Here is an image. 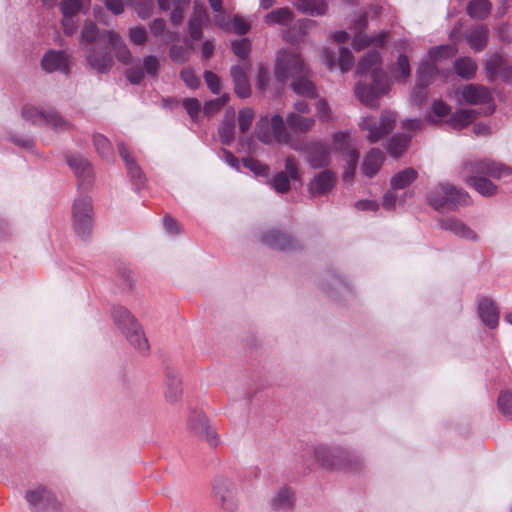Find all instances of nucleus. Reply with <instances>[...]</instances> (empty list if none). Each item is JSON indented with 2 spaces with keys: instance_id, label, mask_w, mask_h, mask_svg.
Here are the masks:
<instances>
[{
  "instance_id": "nucleus-4",
  "label": "nucleus",
  "mask_w": 512,
  "mask_h": 512,
  "mask_svg": "<svg viewBox=\"0 0 512 512\" xmlns=\"http://www.w3.org/2000/svg\"><path fill=\"white\" fill-rule=\"evenodd\" d=\"M429 204L437 211H453L471 204L470 195L449 183H438L428 193Z\"/></svg>"
},
{
  "instance_id": "nucleus-40",
  "label": "nucleus",
  "mask_w": 512,
  "mask_h": 512,
  "mask_svg": "<svg viewBox=\"0 0 512 512\" xmlns=\"http://www.w3.org/2000/svg\"><path fill=\"white\" fill-rule=\"evenodd\" d=\"M477 114L474 109H460L450 117L447 123L452 128L460 130L468 126L477 117Z\"/></svg>"
},
{
  "instance_id": "nucleus-53",
  "label": "nucleus",
  "mask_w": 512,
  "mask_h": 512,
  "mask_svg": "<svg viewBox=\"0 0 512 512\" xmlns=\"http://www.w3.org/2000/svg\"><path fill=\"white\" fill-rule=\"evenodd\" d=\"M93 143L97 152L105 158L112 154V147L109 140L102 134H95L93 136Z\"/></svg>"
},
{
  "instance_id": "nucleus-34",
  "label": "nucleus",
  "mask_w": 512,
  "mask_h": 512,
  "mask_svg": "<svg viewBox=\"0 0 512 512\" xmlns=\"http://www.w3.org/2000/svg\"><path fill=\"white\" fill-rule=\"evenodd\" d=\"M295 502L294 492L282 487L271 500V506L276 511H287L293 508Z\"/></svg>"
},
{
  "instance_id": "nucleus-28",
  "label": "nucleus",
  "mask_w": 512,
  "mask_h": 512,
  "mask_svg": "<svg viewBox=\"0 0 512 512\" xmlns=\"http://www.w3.org/2000/svg\"><path fill=\"white\" fill-rule=\"evenodd\" d=\"M306 159L314 168L327 166L330 162L329 149L322 143L312 144L307 150Z\"/></svg>"
},
{
  "instance_id": "nucleus-22",
  "label": "nucleus",
  "mask_w": 512,
  "mask_h": 512,
  "mask_svg": "<svg viewBox=\"0 0 512 512\" xmlns=\"http://www.w3.org/2000/svg\"><path fill=\"white\" fill-rule=\"evenodd\" d=\"M439 226L441 229L449 231L463 239L471 241L478 240V235L475 233V231H473L459 219L453 217L443 218L440 220Z\"/></svg>"
},
{
  "instance_id": "nucleus-50",
  "label": "nucleus",
  "mask_w": 512,
  "mask_h": 512,
  "mask_svg": "<svg viewBox=\"0 0 512 512\" xmlns=\"http://www.w3.org/2000/svg\"><path fill=\"white\" fill-rule=\"evenodd\" d=\"M231 49L240 60L246 62L251 52V42L247 38L235 40L231 43Z\"/></svg>"
},
{
  "instance_id": "nucleus-45",
  "label": "nucleus",
  "mask_w": 512,
  "mask_h": 512,
  "mask_svg": "<svg viewBox=\"0 0 512 512\" xmlns=\"http://www.w3.org/2000/svg\"><path fill=\"white\" fill-rule=\"evenodd\" d=\"M454 68L460 77L471 79L477 71V64L470 57H461L455 61Z\"/></svg>"
},
{
  "instance_id": "nucleus-6",
  "label": "nucleus",
  "mask_w": 512,
  "mask_h": 512,
  "mask_svg": "<svg viewBox=\"0 0 512 512\" xmlns=\"http://www.w3.org/2000/svg\"><path fill=\"white\" fill-rule=\"evenodd\" d=\"M212 494L214 503L220 512H236L238 510V488L230 478L216 477L212 486Z\"/></svg>"
},
{
  "instance_id": "nucleus-54",
  "label": "nucleus",
  "mask_w": 512,
  "mask_h": 512,
  "mask_svg": "<svg viewBox=\"0 0 512 512\" xmlns=\"http://www.w3.org/2000/svg\"><path fill=\"white\" fill-rule=\"evenodd\" d=\"M253 119L254 111L251 108H243L239 111L238 123L242 133H246L250 129Z\"/></svg>"
},
{
  "instance_id": "nucleus-63",
  "label": "nucleus",
  "mask_w": 512,
  "mask_h": 512,
  "mask_svg": "<svg viewBox=\"0 0 512 512\" xmlns=\"http://www.w3.org/2000/svg\"><path fill=\"white\" fill-rule=\"evenodd\" d=\"M62 26L66 35H73L78 28V20L76 16L62 15Z\"/></svg>"
},
{
  "instance_id": "nucleus-38",
  "label": "nucleus",
  "mask_w": 512,
  "mask_h": 512,
  "mask_svg": "<svg viewBox=\"0 0 512 512\" xmlns=\"http://www.w3.org/2000/svg\"><path fill=\"white\" fill-rule=\"evenodd\" d=\"M418 177L417 171L412 168H405L404 170L396 173L390 180L392 190L405 189L413 183Z\"/></svg>"
},
{
  "instance_id": "nucleus-48",
  "label": "nucleus",
  "mask_w": 512,
  "mask_h": 512,
  "mask_svg": "<svg viewBox=\"0 0 512 512\" xmlns=\"http://www.w3.org/2000/svg\"><path fill=\"white\" fill-rule=\"evenodd\" d=\"M504 66V59L499 54H492L489 56L485 62V67L487 71V76L490 80H494V78L501 72Z\"/></svg>"
},
{
  "instance_id": "nucleus-13",
  "label": "nucleus",
  "mask_w": 512,
  "mask_h": 512,
  "mask_svg": "<svg viewBox=\"0 0 512 512\" xmlns=\"http://www.w3.org/2000/svg\"><path fill=\"white\" fill-rule=\"evenodd\" d=\"M367 26L366 14H361L354 24L355 36L353 38L352 46L355 50H362L370 45L382 47L385 44L388 34L380 32L375 37H368L362 34V30Z\"/></svg>"
},
{
  "instance_id": "nucleus-21",
  "label": "nucleus",
  "mask_w": 512,
  "mask_h": 512,
  "mask_svg": "<svg viewBox=\"0 0 512 512\" xmlns=\"http://www.w3.org/2000/svg\"><path fill=\"white\" fill-rule=\"evenodd\" d=\"M118 150L121 158L123 159L128 175L137 189L144 186L146 178L141 168L135 162L134 158L130 155L127 147L123 143L118 144Z\"/></svg>"
},
{
  "instance_id": "nucleus-64",
  "label": "nucleus",
  "mask_w": 512,
  "mask_h": 512,
  "mask_svg": "<svg viewBox=\"0 0 512 512\" xmlns=\"http://www.w3.org/2000/svg\"><path fill=\"white\" fill-rule=\"evenodd\" d=\"M170 58L176 63H183L188 60L189 52L182 46H172L170 49Z\"/></svg>"
},
{
  "instance_id": "nucleus-25",
  "label": "nucleus",
  "mask_w": 512,
  "mask_h": 512,
  "mask_svg": "<svg viewBox=\"0 0 512 512\" xmlns=\"http://www.w3.org/2000/svg\"><path fill=\"white\" fill-rule=\"evenodd\" d=\"M67 164L74 171L75 175L81 180V185L90 184L92 179L91 164L80 156H67Z\"/></svg>"
},
{
  "instance_id": "nucleus-17",
  "label": "nucleus",
  "mask_w": 512,
  "mask_h": 512,
  "mask_svg": "<svg viewBox=\"0 0 512 512\" xmlns=\"http://www.w3.org/2000/svg\"><path fill=\"white\" fill-rule=\"evenodd\" d=\"M251 69L250 61L243 64L234 65L230 69V74L234 82V90L238 97L247 98L251 94V87L247 72Z\"/></svg>"
},
{
  "instance_id": "nucleus-5",
  "label": "nucleus",
  "mask_w": 512,
  "mask_h": 512,
  "mask_svg": "<svg viewBox=\"0 0 512 512\" xmlns=\"http://www.w3.org/2000/svg\"><path fill=\"white\" fill-rule=\"evenodd\" d=\"M257 137L264 144L271 143H285L295 150H299L297 144H295L290 135L286 131L285 123L283 118L276 114L270 121L268 118H261L257 126Z\"/></svg>"
},
{
  "instance_id": "nucleus-8",
  "label": "nucleus",
  "mask_w": 512,
  "mask_h": 512,
  "mask_svg": "<svg viewBox=\"0 0 512 512\" xmlns=\"http://www.w3.org/2000/svg\"><path fill=\"white\" fill-rule=\"evenodd\" d=\"M275 77L279 82H286L305 74V65L295 49H285L278 52L275 61Z\"/></svg>"
},
{
  "instance_id": "nucleus-29",
  "label": "nucleus",
  "mask_w": 512,
  "mask_h": 512,
  "mask_svg": "<svg viewBox=\"0 0 512 512\" xmlns=\"http://www.w3.org/2000/svg\"><path fill=\"white\" fill-rule=\"evenodd\" d=\"M293 5L300 13L310 16L324 15L328 9L325 0H296Z\"/></svg>"
},
{
  "instance_id": "nucleus-23",
  "label": "nucleus",
  "mask_w": 512,
  "mask_h": 512,
  "mask_svg": "<svg viewBox=\"0 0 512 512\" xmlns=\"http://www.w3.org/2000/svg\"><path fill=\"white\" fill-rule=\"evenodd\" d=\"M262 242L274 249L288 251L296 247V241L289 235L269 230L262 235Z\"/></svg>"
},
{
  "instance_id": "nucleus-57",
  "label": "nucleus",
  "mask_w": 512,
  "mask_h": 512,
  "mask_svg": "<svg viewBox=\"0 0 512 512\" xmlns=\"http://www.w3.org/2000/svg\"><path fill=\"white\" fill-rule=\"evenodd\" d=\"M424 126V121L420 119H406L401 123V129L405 131L404 134H411L412 137L420 131Z\"/></svg>"
},
{
  "instance_id": "nucleus-35",
  "label": "nucleus",
  "mask_w": 512,
  "mask_h": 512,
  "mask_svg": "<svg viewBox=\"0 0 512 512\" xmlns=\"http://www.w3.org/2000/svg\"><path fill=\"white\" fill-rule=\"evenodd\" d=\"M235 135V110L230 108L225 112V117L219 127V136L224 144H230Z\"/></svg>"
},
{
  "instance_id": "nucleus-11",
  "label": "nucleus",
  "mask_w": 512,
  "mask_h": 512,
  "mask_svg": "<svg viewBox=\"0 0 512 512\" xmlns=\"http://www.w3.org/2000/svg\"><path fill=\"white\" fill-rule=\"evenodd\" d=\"M73 226L79 235L88 234L93 227L92 202L88 196L75 199L72 211Z\"/></svg>"
},
{
  "instance_id": "nucleus-12",
  "label": "nucleus",
  "mask_w": 512,
  "mask_h": 512,
  "mask_svg": "<svg viewBox=\"0 0 512 512\" xmlns=\"http://www.w3.org/2000/svg\"><path fill=\"white\" fill-rule=\"evenodd\" d=\"M317 462L326 468L352 467V460L348 454L338 448L319 446L314 449Z\"/></svg>"
},
{
  "instance_id": "nucleus-62",
  "label": "nucleus",
  "mask_w": 512,
  "mask_h": 512,
  "mask_svg": "<svg viewBox=\"0 0 512 512\" xmlns=\"http://www.w3.org/2000/svg\"><path fill=\"white\" fill-rule=\"evenodd\" d=\"M130 41L135 45H141L145 43L147 39V33L144 27L137 26L129 30Z\"/></svg>"
},
{
  "instance_id": "nucleus-37",
  "label": "nucleus",
  "mask_w": 512,
  "mask_h": 512,
  "mask_svg": "<svg viewBox=\"0 0 512 512\" xmlns=\"http://www.w3.org/2000/svg\"><path fill=\"white\" fill-rule=\"evenodd\" d=\"M159 7L163 10L172 9L171 22L175 25L183 20V9L188 5L189 0H156Z\"/></svg>"
},
{
  "instance_id": "nucleus-30",
  "label": "nucleus",
  "mask_w": 512,
  "mask_h": 512,
  "mask_svg": "<svg viewBox=\"0 0 512 512\" xmlns=\"http://www.w3.org/2000/svg\"><path fill=\"white\" fill-rule=\"evenodd\" d=\"M107 36V44L114 51L116 58L123 64H128L131 61L132 55L124 40L116 32H109Z\"/></svg>"
},
{
  "instance_id": "nucleus-43",
  "label": "nucleus",
  "mask_w": 512,
  "mask_h": 512,
  "mask_svg": "<svg viewBox=\"0 0 512 512\" xmlns=\"http://www.w3.org/2000/svg\"><path fill=\"white\" fill-rule=\"evenodd\" d=\"M297 79L292 83V88L298 95L310 99L318 97L315 85L307 79L304 74L296 77Z\"/></svg>"
},
{
  "instance_id": "nucleus-1",
  "label": "nucleus",
  "mask_w": 512,
  "mask_h": 512,
  "mask_svg": "<svg viewBox=\"0 0 512 512\" xmlns=\"http://www.w3.org/2000/svg\"><path fill=\"white\" fill-rule=\"evenodd\" d=\"M381 56L376 50L369 51L358 63L357 74L368 75L369 83L358 82L355 94L362 104L367 107H377V100L388 92L390 81L387 74L380 68Z\"/></svg>"
},
{
  "instance_id": "nucleus-55",
  "label": "nucleus",
  "mask_w": 512,
  "mask_h": 512,
  "mask_svg": "<svg viewBox=\"0 0 512 512\" xmlns=\"http://www.w3.org/2000/svg\"><path fill=\"white\" fill-rule=\"evenodd\" d=\"M498 406L505 417L512 418V392H502L498 398Z\"/></svg>"
},
{
  "instance_id": "nucleus-52",
  "label": "nucleus",
  "mask_w": 512,
  "mask_h": 512,
  "mask_svg": "<svg viewBox=\"0 0 512 512\" xmlns=\"http://www.w3.org/2000/svg\"><path fill=\"white\" fill-rule=\"evenodd\" d=\"M243 166L252 171L257 176H267L270 172L268 165L254 158H244Z\"/></svg>"
},
{
  "instance_id": "nucleus-10",
  "label": "nucleus",
  "mask_w": 512,
  "mask_h": 512,
  "mask_svg": "<svg viewBox=\"0 0 512 512\" xmlns=\"http://www.w3.org/2000/svg\"><path fill=\"white\" fill-rule=\"evenodd\" d=\"M334 149L343 155L346 167L343 173V181L350 182L353 180L357 163L359 160V152L352 144L350 133L337 132L333 136Z\"/></svg>"
},
{
  "instance_id": "nucleus-56",
  "label": "nucleus",
  "mask_w": 512,
  "mask_h": 512,
  "mask_svg": "<svg viewBox=\"0 0 512 512\" xmlns=\"http://www.w3.org/2000/svg\"><path fill=\"white\" fill-rule=\"evenodd\" d=\"M338 65L342 72L349 71L354 65V57L348 48H341Z\"/></svg>"
},
{
  "instance_id": "nucleus-39",
  "label": "nucleus",
  "mask_w": 512,
  "mask_h": 512,
  "mask_svg": "<svg viewBox=\"0 0 512 512\" xmlns=\"http://www.w3.org/2000/svg\"><path fill=\"white\" fill-rule=\"evenodd\" d=\"M194 432L202 437L210 446H216L219 443L218 435L205 417H199L197 424L194 423Z\"/></svg>"
},
{
  "instance_id": "nucleus-47",
  "label": "nucleus",
  "mask_w": 512,
  "mask_h": 512,
  "mask_svg": "<svg viewBox=\"0 0 512 512\" xmlns=\"http://www.w3.org/2000/svg\"><path fill=\"white\" fill-rule=\"evenodd\" d=\"M90 2V0H61L62 15L77 16V14Z\"/></svg>"
},
{
  "instance_id": "nucleus-60",
  "label": "nucleus",
  "mask_w": 512,
  "mask_h": 512,
  "mask_svg": "<svg viewBox=\"0 0 512 512\" xmlns=\"http://www.w3.org/2000/svg\"><path fill=\"white\" fill-rule=\"evenodd\" d=\"M285 170L288 177H290L292 180L299 181L301 179L297 161L293 156H288L285 159Z\"/></svg>"
},
{
  "instance_id": "nucleus-3",
  "label": "nucleus",
  "mask_w": 512,
  "mask_h": 512,
  "mask_svg": "<svg viewBox=\"0 0 512 512\" xmlns=\"http://www.w3.org/2000/svg\"><path fill=\"white\" fill-rule=\"evenodd\" d=\"M114 324L126 336L129 343L141 354L148 353L150 346L143 328L135 316L124 306L115 305L111 310Z\"/></svg>"
},
{
  "instance_id": "nucleus-31",
  "label": "nucleus",
  "mask_w": 512,
  "mask_h": 512,
  "mask_svg": "<svg viewBox=\"0 0 512 512\" xmlns=\"http://www.w3.org/2000/svg\"><path fill=\"white\" fill-rule=\"evenodd\" d=\"M288 127L296 133H307L315 125L313 117H306L296 112H291L286 117Z\"/></svg>"
},
{
  "instance_id": "nucleus-20",
  "label": "nucleus",
  "mask_w": 512,
  "mask_h": 512,
  "mask_svg": "<svg viewBox=\"0 0 512 512\" xmlns=\"http://www.w3.org/2000/svg\"><path fill=\"white\" fill-rule=\"evenodd\" d=\"M25 499L32 510H45L54 505V496L45 487L39 486L30 489L25 494Z\"/></svg>"
},
{
  "instance_id": "nucleus-33",
  "label": "nucleus",
  "mask_w": 512,
  "mask_h": 512,
  "mask_svg": "<svg viewBox=\"0 0 512 512\" xmlns=\"http://www.w3.org/2000/svg\"><path fill=\"white\" fill-rule=\"evenodd\" d=\"M411 139V134H396L388 140L386 149L392 157L399 158L407 150Z\"/></svg>"
},
{
  "instance_id": "nucleus-16",
  "label": "nucleus",
  "mask_w": 512,
  "mask_h": 512,
  "mask_svg": "<svg viewBox=\"0 0 512 512\" xmlns=\"http://www.w3.org/2000/svg\"><path fill=\"white\" fill-rule=\"evenodd\" d=\"M41 66L48 73L60 72L67 75L70 71V57L63 51L49 50L43 55Z\"/></svg>"
},
{
  "instance_id": "nucleus-51",
  "label": "nucleus",
  "mask_w": 512,
  "mask_h": 512,
  "mask_svg": "<svg viewBox=\"0 0 512 512\" xmlns=\"http://www.w3.org/2000/svg\"><path fill=\"white\" fill-rule=\"evenodd\" d=\"M457 49L454 45H441L437 47H433L429 50V58L431 59V62L449 58L456 54Z\"/></svg>"
},
{
  "instance_id": "nucleus-2",
  "label": "nucleus",
  "mask_w": 512,
  "mask_h": 512,
  "mask_svg": "<svg viewBox=\"0 0 512 512\" xmlns=\"http://www.w3.org/2000/svg\"><path fill=\"white\" fill-rule=\"evenodd\" d=\"M463 168L467 172L465 182L484 197L497 194L498 187L486 176L502 179L512 175V168L491 159L466 160Z\"/></svg>"
},
{
  "instance_id": "nucleus-42",
  "label": "nucleus",
  "mask_w": 512,
  "mask_h": 512,
  "mask_svg": "<svg viewBox=\"0 0 512 512\" xmlns=\"http://www.w3.org/2000/svg\"><path fill=\"white\" fill-rule=\"evenodd\" d=\"M436 74V67L434 63L429 61H423L420 63L416 72V82L418 88H426L433 80Z\"/></svg>"
},
{
  "instance_id": "nucleus-26",
  "label": "nucleus",
  "mask_w": 512,
  "mask_h": 512,
  "mask_svg": "<svg viewBox=\"0 0 512 512\" xmlns=\"http://www.w3.org/2000/svg\"><path fill=\"white\" fill-rule=\"evenodd\" d=\"M384 161V154L381 150L372 148L364 157L361 164V172L366 177L375 176L380 170Z\"/></svg>"
},
{
  "instance_id": "nucleus-19",
  "label": "nucleus",
  "mask_w": 512,
  "mask_h": 512,
  "mask_svg": "<svg viewBox=\"0 0 512 512\" xmlns=\"http://www.w3.org/2000/svg\"><path fill=\"white\" fill-rule=\"evenodd\" d=\"M335 183L336 174L331 170H324L308 184V191L311 196L325 195L334 188Z\"/></svg>"
},
{
  "instance_id": "nucleus-41",
  "label": "nucleus",
  "mask_w": 512,
  "mask_h": 512,
  "mask_svg": "<svg viewBox=\"0 0 512 512\" xmlns=\"http://www.w3.org/2000/svg\"><path fill=\"white\" fill-rule=\"evenodd\" d=\"M293 18V12L288 7H281L269 12L264 17V21L268 25H289L293 21Z\"/></svg>"
},
{
  "instance_id": "nucleus-59",
  "label": "nucleus",
  "mask_w": 512,
  "mask_h": 512,
  "mask_svg": "<svg viewBox=\"0 0 512 512\" xmlns=\"http://www.w3.org/2000/svg\"><path fill=\"white\" fill-rule=\"evenodd\" d=\"M211 8L217 14L215 15V21L221 28H228V23L225 20L224 13L222 11V0H208Z\"/></svg>"
},
{
  "instance_id": "nucleus-9",
  "label": "nucleus",
  "mask_w": 512,
  "mask_h": 512,
  "mask_svg": "<svg viewBox=\"0 0 512 512\" xmlns=\"http://www.w3.org/2000/svg\"><path fill=\"white\" fill-rule=\"evenodd\" d=\"M22 116L34 124L50 125L56 131H64L70 127V123L51 108L27 104L22 109Z\"/></svg>"
},
{
  "instance_id": "nucleus-24",
  "label": "nucleus",
  "mask_w": 512,
  "mask_h": 512,
  "mask_svg": "<svg viewBox=\"0 0 512 512\" xmlns=\"http://www.w3.org/2000/svg\"><path fill=\"white\" fill-rule=\"evenodd\" d=\"M463 100L470 105L485 104L491 101V93L483 86L469 84L461 92Z\"/></svg>"
},
{
  "instance_id": "nucleus-14",
  "label": "nucleus",
  "mask_w": 512,
  "mask_h": 512,
  "mask_svg": "<svg viewBox=\"0 0 512 512\" xmlns=\"http://www.w3.org/2000/svg\"><path fill=\"white\" fill-rule=\"evenodd\" d=\"M160 70V60L155 55L144 57L142 64L133 65L126 71V77L132 84H139L145 77H156Z\"/></svg>"
},
{
  "instance_id": "nucleus-58",
  "label": "nucleus",
  "mask_w": 512,
  "mask_h": 512,
  "mask_svg": "<svg viewBox=\"0 0 512 512\" xmlns=\"http://www.w3.org/2000/svg\"><path fill=\"white\" fill-rule=\"evenodd\" d=\"M229 100L228 95H222L214 100L207 102L204 106V112L211 115L221 109Z\"/></svg>"
},
{
  "instance_id": "nucleus-18",
  "label": "nucleus",
  "mask_w": 512,
  "mask_h": 512,
  "mask_svg": "<svg viewBox=\"0 0 512 512\" xmlns=\"http://www.w3.org/2000/svg\"><path fill=\"white\" fill-rule=\"evenodd\" d=\"M110 31H99L92 21H86L80 34V45L82 47L105 45L108 42Z\"/></svg>"
},
{
  "instance_id": "nucleus-32",
  "label": "nucleus",
  "mask_w": 512,
  "mask_h": 512,
  "mask_svg": "<svg viewBox=\"0 0 512 512\" xmlns=\"http://www.w3.org/2000/svg\"><path fill=\"white\" fill-rule=\"evenodd\" d=\"M489 31L484 25H478L467 34L466 40L475 51H482L488 43Z\"/></svg>"
},
{
  "instance_id": "nucleus-46",
  "label": "nucleus",
  "mask_w": 512,
  "mask_h": 512,
  "mask_svg": "<svg viewBox=\"0 0 512 512\" xmlns=\"http://www.w3.org/2000/svg\"><path fill=\"white\" fill-rule=\"evenodd\" d=\"M194 41L201 38V33L197 26L206 25L209 23L208 12L203 3L194 1Z\"/></svg>"
},
{
  "instance_id": "nucleus-61",
  "label": "nucleus",
  "mask_w": 512,
  "mask_h": 512,
  "mask_svg": "<svg viewBox=\"0 0 512 512\" xmlns=\"http://www.w3.org/2000/svg\"><path fill=\"white\" fill-rule=\"evenodd\" d=\"M317 116L322 120L329 122L332 120V112L328 103L324 99H318L315 103Z\"/></svg>"
},
{
  "instance_id": "nucleus-44",
  "label": "nucleus",
  "mask_w": 512,
  "mask_h": 512,
  "mask_svg": "<svg viewBox=\"0 0 512 512\" xmlns=\"http://www.w3.org/2000/svg\"><path fill=\"white\" fill-rule=\"evenodd\" d=\"M490 0H471L467 6V12L472 18L485 19L491 12Z\"/></svg>"
},
{
  "instance_id": "nucleus-7",
  "label": "nucleus",
  "mask_w": 512,
  "mask_h": 512,
  "mask_svg": "<svg viewBox=\"0 0 512 512\" xmlns=\"http://www.w3.org/2000/svg\"><path fill=\"white\" fill-rule=\"evenodd\" d=\"M397 115L391 110H385L379 118L366 116L359 123L360 129L366 132V138L370 143H376L395 127Z\"/></svg>"
},
{
  "instance_id": "nucleus-15",
  "label": "nucleus",
  "mask_w": 512,
  "mask_h": 512,
  "mask_svg": "<svg viewBox=\"0 0 512 512\" xmlns=\"http://www.w3.org/2000/svg\"><path fill=\"white\" fill-rule=\"evenodd\" d=\"M86 54L90 67L99 73L108 72L114 64L112 55L104 45L89 47Z\"/></svg>"
},
{
  "instance_id": "nucleus-27",
  "label": "nucleus",
  "mask_w": 512,
  "mask_h": 512,
  "mask_svg": "<svg viewBox=\"0 0 512 512\" xmlns=\"http://www.w3.org/2000/svg\"><path fill=\"white\" fill-rule=\"evenodd\" d=\"M478 313L481 320L489 327L495 328L499 322V310L489 298H482L478 303Z\"/></svg>"
},
{
  "instance_id": "nucleus-36",
  "label": "nucleus",
  "mask_w": 512,
  "mask_h": 512,
  "mask_svg": "<svg viewBox=\"0 0 512 512\" xmlns=\"http://www.w3.org/2000/svg\"><path fill=\"white\" fill-rule=\"evenodd\" d=\"M391 77L397 82H405L411 74L409 59L406 55H399L396 63L389 66Z\"/></svg>"
},
{
  "instance_id": "nucleus-49",
  "label": "nucleus",
  "mask_w": 512,
  "mask_h": 512,
  "mask_svg": "<svg viewBox=\"0 0 512 512\" xmlns=\"http://www.w3.org/2000/svg\"><path fill=\"white\" fill-rule=\"evenodd\" d=\"M290 177L285 172H278L268 182L277 193H287L290 190Z\"/></svg>"
}]
</instances>
